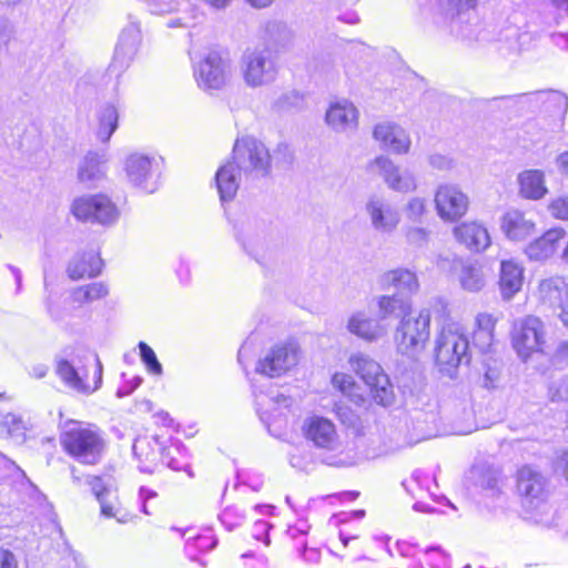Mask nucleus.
<instances>
[{
  "instance_id": "1",
  "label": "nucleus",
  "mask_w": 568,
  "mask_h": 568,
  "mask_svg": "<svg viewBox=\"0 0 568 568\" xmlns=\"http://www.w3.org/2000/svg\"><path fill=\"white\" fill-rule=\"evenodd\" d=\"M59 443L69 458L83 466L99 465L108 448L102 430L94 424L79 419L64 422Z\"/></svg>"
},
{
  "instance_id": "2",
  "label": "nucleus",
  "mask_w": 568,
  "mask_h": 568,
  "mask_svg": "<svg viewBox=\"0 0 568 568\" xmlns=\"http://www.w3.org/2000/svg\"><path fill=\"white\" fill-rule=\"evenodd\" d=\"M439 304L440 326L435 339L434 363L439 372L453 375L469 359V339L463 327L454 321L448 303Z\"/></svg>"
},
{
  "instance_id": "3",
  "label": "nucleus",
  "mask_w": 568,
  "mask_h": 568,
  "mask_svg": "<svg viewBox=\"0 0 568 568\" xmlns=\"http://www.w3.org/2000/svg\"><path fill=\"white\" fill-rule=\"evenodd\" d=\"M240 172L254 178L267 176L275 165L292 162L293 153L286 143H280L273 153L253 135H242L234 141L230 156Z\"/></svg>"
},
{
  "instance_id": "4",
  "label": "nucleus",
  "mask_w": 568,
  "mask_h": 568,
  "mask_svg": "<svg viewBox=\"0 0 568 568\" xmlns=\"http://www.w3.org/2000/svg\"><path fill=\"white\" fill-rule=\"evenodd\" d=\"M133 455L139 462L140 469L143 471L152 473L160 464H165L173 470H183L190 477L194 476L189 465L178 460V456L183 457L185 455L183 445L171 437H169L168 442L164 434L136 438L133 444Z\"/></svg>"
},
{
  "instance_id": "5",
  "label": "nucleus",
  "mask_w": 568,
  "mask_h": 568,
  "mask_svg": "<svg viewBox=\"0 0 568 568\" xmlns=\"http://www.w3.org/2000/svg\"><path fill=\"white\" fill-rule=\"evenodd\" d=\"M304 438L323 452L322 462L331 467H347L353 464V457L339 442L337 427L327 417L313 415L307 417L302 426Z\"/></svg>"
},
{
  "instance_id": "6",
  "label": "nucleus",
  "mask_w": 568,
  "mask_h": 568,
  "mask_svg": "<svg viewBox=\"0 0 568 568\" xmlns=\"http://www.w3.org/2000/svg\"><path fill=\"white\" fill-rule=\"evenodd\" d=\"M348 363L367 387L372 403L387 407L395 402L394 386L379 363L364 354L352 355Z\"/></svg>"
},
{
  "instance_id": "7",
  "label": "nucleus",
  "mask_w": 568,
  "mask_h": 568,
  "mask_svg": "<svg viewBox=\"0 0 568 568\" xmlns=\"http://www.w3.org/2000/svg\"><path fill=\"white\" fill-rule=\"evenodd\" d=\"M432 316L428 310L402 315L395 329L394 342L398 353L415 356L424 351L429 342Z\"/></svg>"
},
{
  "instance_id": "8",
  "label": "nucleus",
  "mask_w": 568,
  "mask_h": 568,
  "mask_svg": "<svg viewBox=\"0 0 568 568\" xmlns=\"http://www.w3.org/2000/svg\"><path fill=\"white\" fill-rule=\"evenodd\" d=\"M509 337L511 347L523 361L545 353L547 347V328L544 321L537 315L528 314L514 321Z\"/></svg>"
},
{
  "instance_id": "9",
  "label": "nucleus",
  "mask_w": 568,
  "mask_h": 568,
  "mask_svg": "<svg viewBox=\"0 0 568 568\" xmlns=\"http://www.w3.org/2000/svg\"><path fill=\"white\" fill-rule=\"evenodd\" d=\"M71 212L78 221L104 226L116 223L121 215L119 205L106 193L87 194L74 199Z\"/></svg>"
},
{
  "instance_id": "10",
  "label": "nucleus",
  "mask_w": 568,
  "mask_h": 568,
  "mask_svg": "<svg viewBox=\"0 0 568 568\" xmlns=\"http://www.w3.org/2000/svg\"><path fill=\"white\" fill-rule=\"evenodd\" d=\"M226 60L224 50L212 49L197 61L193 68V77L201 90L212 93L225 88Z\"/></svg>"
},
{
  "instance_id": "11",
  "label": "nucleus",
  "mask_w": 568,
  "mask_h": 568,
  "mask_svg": "<svg viewBox=\"0 0 568 568\" xmlns=\"http://www.w3.org/2000/svg\"><path fill=\"white\" fill-rule=\"evenodd\" d=\"M300 348L293 343H278L257 361L255 371L268 378H278L300 363Z\"/></svg>"
},
{
  "instance_id": "12",
  "label": "nucleus",
  "mask_w": 568,
  "mask_h": 568,
  "mask_svg": "<svg viewBox=\"0 0 568 568\" xmlns=\"http://www.w3.org/2000/svg\"><path fill=\"white\" fill-rule=\"evenodd\" d=\"M58 376L71 388L81 394H92L102 385L103 366L99 359L90 365H83L79 371L62 359L57 366Z\"/></svg>"
},
{
  "instance_id": "13",
  "label": "nucleus",
  "mask_w": 568,
  "mask_h": 568,
  "mask_svg": "<svg viewBox=\"0 0 568 568\" xmlns=\"http://www.w3.org/2000/svg\"><path fill=\"white\" fill-rule=\"evenodd\" d=\"M277 68L267 50L246 51L242 59V75L248 87L256 88L275 79Z\"/></svg>"
},
{
  "instance_id": "14",
  "label": "nucleus",
  "mask_w": 568,
  "mask_h": 568,
  "mask_svg": "<svg viewBox=\"0 0 568 568\" xmlns=\"http://www.w3.org/2000/svg\"><path fill=\"white\" fill-rule=\"evenodd\" d=\"M434 201L438 216L446 222L460 220L469 209L468 196L454 185H440Z\"/></svg>"
},
{
  "instance_id": "15",
  "label": "nucleus",
  "mask_w": 568,
  "mask_h": 568,
  "mask_svg": "<svg viewBox=\"0 0 568 568\" xmlns=\"http://www.w3.org/2000/svg\"><path fill=\"white\" fill-rule=\"evenodd\" d=\"M89 485L91 486V490L95 498L100 503L101 514L103 517L114 518L119 523H126L133 517L132 510L119 498L116 491L111 490L106 485H104L102 476H91Z\"/></svg>"
},
{
  "instance_id": "16",
  "label": "nucleus",
  "mask_w": 568,
  "mask_h": 568,
  "mask_svg": "<svg viewBox=\"0 0 568 568\" xmlns=\"http://www.w3.org/2000/svg\"><path fill=\"white\" fill-rule=\"evenodd\" d=\"M453 234L459 244L474 253L484 252L491 244L486 225L478 221H466L457 224Z\"/></svg>"
},
{
  "instance_id": "17",
  "label": "nucleus",
  "mask_w": 568,
  "mask_h": 568,
  "mask_svg": "<svg viewBox=\"0 0 568 568\" xmlns=\"http://www.w3.org/2000/svg\"><path fill=\"white\" fill-rule=\"evenodd\" d=\"M104 263L97 251H83L73 256L67 265V275L73 282L90 280L102 273Z\"/></svg>"
},
{
  "instance_id": "18",
  "label": "nucleus",
  "mask_w": 568,
  "mask_h": 568,
  "mask_svg": "<svg viewBox=\"0 0 568 568\" xmlns=\"http://www.w3.org/2000/svg\"><path fill=\"white\" fill-rule=\"evenodd\" d=\"M566 231L561 226L545 231L539 237L532 240L524 250L530 261H545L551 257L566 237Z\"/></svg>"
},
{
  "instance_id": "19",
  "label": "nucleus",
  "mask_w": 568,
  "mask_h": 568,
  "mask_svg": "<svg viewBox=\"0 0 568 568\" xmlns=\"http://www.w3.org/2000/svg\"><path fill=\"white\" fill-rule=\"evenodd\" d=\"M367 169L379 173L385 183L395 191L406 192L415 189L414 178L407 173H402L399 168L387 156H376L367 164Z\"/></svg>"
},
{
  "instance_id": "20",
  "label": "nucleus",
  "mask_w": 568,
  "mask_h": 568,
  "mask_svg": "<svg viewBox=\"0 0 568 568\" xmlns=\"http://www.w3.org/2000/svg\"><path fill=\"white\" fill-rule=\"evenodd\" d=\"M500 229L505 236L513 242H523L536 232V223L526 217L519 210H510L503 214Z\"/></svg>"
},
{
  "instance_id": "21",
  "label": "nucleus",
  "mask_w": 568,
  "mask_h": 568,
  "mask_svg": "<svg viewBox=\"0 0 568 568\" xmlns=\"http://www.w3.org/2000/svg\"><path fill=\"white\" fill-rule=\"evenodd\" d=\"M373 138L383 146L397 154H405L410 149V139L403 129L394 123L383 122L373 128Z\"/></svg>"
},
{
  "instance_id": "22",
  "label": "nucleus",
  "mask_w": 568,
  "mask_h": 568,
  "mask_svg": "<svg viewBox=\"0 0 568 568\" xmlns=\"http://www.w3.org/2000/svg\"><path fill=\"white\" fill-rule=\"evenodd\" d=\"M538 292L542 298L558 297V317L562 325L568 329V284L562 276H552L541 280L538 285Z\"/></svg>"
},
{
  "instance_id": "23",
  "label": "nucleus",
  "mask_w": 568,
  "mask_h": 568,
  "mask_svg": "<svg viewBox=\"0 0 568 568\" xmlns=\"http://www.w3.org/2000/svg\"><path fill=\"white\" fill-rule=\"evenodd\" d=\"M546 481L542 475L529 465H524L516 473V489L520 497L532 501L545 493Z\"/></svg>"
},
{
  "instance_id": "24",
  "label": "nucleus",
  "mask_w": 568,
  "mask_h": 568,
  "mask_svg": "<svg viewBox=\"0 0 568 568\" xmlns=\"http://www.w3.org/2000/svg\"><path fill=\"white\" fill-rule=\"evenodd\" d=\"M498 321V316L488 312L476 314L470 336L473 344L480 351H488L495 343Z\"/></svg>"
},
{
  "instance_id": "25",
  "label": "nucleus",
  "mask_w": 568,
  "mask_h": 568,
  "mask_svg": "<svg viewBox=\"0 0 568 568\" xmlns=\"http://www.w3.org/2000/svg\"><path fill=\"white\" fill-rule=\"evenodd\" d=\"M381 283L384 290L393 288L407 294H415L420 287L416 272L407 267H395L384 272Z\"/></svg>"
},
{
  "instance_id": "26",
  "label": "nucleus",
  "mask_w": 568,
  "mask_h": 568,
  "mask_svg": "<svg viewBox=\"0 0 568 568\" xmlns=\"http://www.w3.org/2000/svg\"><path fill=\"white\" fill-rule=\"evenodd\" d=\"M524 267L514 260L500 263L498 285L504 300L513 298L523 287Z\"/></svg>"
},
{
  "instance_id": "27",
  "label": "nucleus",
  "mask_w": 568,
  "mask_h": 568,
  "mask_svg": "<svg viewBox=\"0 0 568 568\" xmlns=\"http://www.w3.org/2000/svg\"><path fill=\"white\" fill-rule=\"evenodd\" d=\"M325 120L336 130H344L357 125L358 111L351 102H336L329 105Z\"/></svg>"
},
{
  "instance_id": "28",
  "label": "nucleus",
  "mask_w": 568,
  "mask_h": 568,
  "mask_svg": "<svg viewBox=\"0 0 568 568\" xmlns=\"http://www.w3.org/2000/svg\"><path fill=\"white\" fill-rule=\"evenodd\" d=\"M236 173H241L230 158L215 173V183L222 201L234 199L239 190Z\"/></svg>"
},
{
  "instance_id": "29",
  "label": "nucleus",
  "mask_w": 568,
  "mask_h": 568,
  "mask_svg": "<svg viewBox=\"0 0 568 568\" xmlns=\"http://www.w3.org/2000/svg\"><path fill=\"white\" fill-rule=\"evenodd\" d=\"M331 384L335 390L355 405L361 406L366 403L367 398L365 394L362 392L359 384L349 373H334L331 377Z\"/></svg>"
},
{
  "instance_id": "30",
  "label": "nucleus",
  "mask_w": 568,
  "mask_h": 568,
  "mask_svg": "<svg viewBox=\"0 0 568 568\" xmlns=\"http://www.w3.org/2000/svg\"><path fill=\"white\" fill-rule=\"evenodd\" d=\"M519 192L525 199L539 200L547 193L544 173L526 170L518 175Z\"/></svg>"
},
{
  "instance_id": "31",
  "label": "nucleus",
  "mask_w": 568,
  "mask_h": 568,
  "mask_svg": "<svg viewBox=\"0 0 568 568\" xmlns=\"http://www.w3.org/2000/svg\"><path fill=\"white\" fill-rule=\"evenodd\" d=\"M367 211L372 223L376 229L390 231L395 229L399 222L398 213L379 201H369L367 204Z\"/></svg>"
},
{
  "instance_id": "32",
  "label": "nucleus",
  "mask_w": 568,
  "mask_h": 568,
  "mask_svg": "<svg viewBox=\"0 0 568 568\" xmlns=\"http://www.w3.org/2000/svg\"><path fill=\"white\" fill-rule=\"evenodd\" d=\"M108 294L109 288L104 283L93 282L75 287L70 294V302L74 308H79L85 304L100 301L106 297Z\"/></svg>"
},
{
  "instance_id": "33",
  "label": "nucleus",
  "mask_w": 568,
  "mask_h": 568,
  "mask_svg": "<svg viewBox=\"0 0 568 568\" xmlns=\"http://www.w3.org/2000/svg\"><path fill=\"white\" fill-rule=\"evenodd\" d=\"M378 313L382 318L395 315L398 311L402 315L412 311L410 303L399 298L396 295H382L377 300Z\"/></svg>"
},
{
  "instance_id": "34",
  "label": "nucleus",
  "mask_w": 568,
  "mask_h": 568,
  "mask_svg": "<svg viewBox=\"0 0 568 568\" xmlns=\"http://www.w3.org/2000/svg\"><path fill=\"white\" fill-rule=\"evenodd\" d=\"M126 171L136 183H141L152 173V161L145 155L133 154L128 159Z\"/></svg>"
},
{
  "instance_id": "35",
  "label": "nucleus",
  "mask_w": 568,
  "mask_h": 568,
  "mask_svg": "<svg viewBox=\"0 0 568 568\" xmlns=\"http://www.w3.org/2000/svg\"><path fill=\"white\" fill-rule=\"evenodd\" d=\"M459 283L467 292H478L485 285V278L478 265L468 264L463 266L459 274Z\"/></svg>"
},
{
  "instance_id": "36",
  "label": "nucleus",
  "mask_w": 568,
  "mask_h": 568,
  "mask_svg": "<svg viewBox=\"0 0 568 568\" xmlns=\"http://www.w3.org/2000/svg\"><path fill=\"white\" fill-rule=\"evenodd\" d=\"M347 327L353 334L369 342L379 336V332L374 322L371 318L363 317L361 315L352 316L348 321Z\"/></svg>"
},
{
  "instance_id": "37",
  "label": "nucleus",
  "mask_w": 568,
  "mask_h": 568,
  "mask_svg": "<svg viewBox=\"0 0 568 568\" xmlns=\"http://www.w3.org/2000/svg\"><path fill=\"white\" fill-rule=\"evenodd\" d=\"M118 126V111L112 105L103 108L99 114L98 134L102 141H108Z\"/></svg>"
},
{
  "instance_id": "38",
  "label": "nucleus",
  "mask_w": 568,
  "mask_h": 568,
  "mask_svg": "<svg viewBox=\"0 0 568 568\" xmlns=\"http://www.w3.org/2000/svg\"><path fill=\"white\" fill-rule=\"evenodd\" d=\"M101 160L98 155H88L84 158L82 165L79 169L78 178L83 184L98 180L103 176L101 170Z\"/></svg>"
},
{
  "instance_id": "39",
  "label": "nucleus",
  "mask_w": 568,
  "mask_h": 568,
  "mask_svg": "<svg viewBox=\"0 0 568 568\" xmlns=\"http://www.w3.org/2000/svg\"><path fill=\"white\" fill-rule=\"evenodd\" d=\"M153 424L156 427L155 434H164L165 439L169 442V437H172L173 433L179 432V425L166 412H159L153 416Z\"/></svg>"
},
{
  "instance_id": "40",
  "label": "nucleus",
  "mask_w": 568,
  "mask_h": 568,
  "mask_svg": "<svg viewBox=\"0 0 568 568\" xmlns=\"http://www.w3.org/2000/svg\"><path fill=\"white\" fill-rule=\"evenodd\" d=\"M140 356L146 369L154 375L162 374V365L158 361L154 351L145 342L139 343Z\"/></svg>"
},
{
  "instance_id": "41",
  "label": "nucleus",
  "mask_w": 568,
  "mask_h": 568,
  "mask_svg": "<svg viewBox=\"0 0 568 568\" xmlns=\"http://www.w3.org/2000/svg\"><path fill=\"white\" fill-rule=\"evenodd\" d=\"M549 210L554 217L558 220H568V195L560 196L551 201Z\"/></svg>"
},
{
  "instance_id": "42",
  "label": "nucleus",
  "mask_w": 568,
  "mask_h": 568,
  "mask_svg": "<svg viewBox=\"0 0 568 568\" xmlns=\"http://www.w3.org/2000/svg\"><path fill=\"white\" fill-rule=\"evenodd\" d=\"M0 568H18L14 555L8 549H0Z\"/></svg>"
},
{
  "instance_id": "43",
  "label": "nucleus",
  "mask_w": 568,
  "mask_h": 568,
  "mask_svg": "<svg viewBox=\"0 0 568 568\" xmlns=\"http://www.w3.org/2000/svg\"><path fill=\"white\" fill-rule=\"evenodd\" d=\"M450 4L457 14L467 11L469 9H475L477 1L476 0H450Z\"/></svg>"
},
{
  "instance_id": "44",
  "label": "nucleus",
  "mask_w": 568,
  "mask_h": 568,
  "mask_svg": "<svg viewBox=\"0 0 568 568\" xmlns=\"http://www.w3.org/2000/svg\"><path fill=\"white\" fill-rule=\"evenodd\" d=\"M559 466L561 475L568 481V450L562 452L559 456Z\"/></svg>"
},
{
  "instance_id": "45",
  "label": "nucleus",
  "mask_w": 568,
  "mask_h": 568,
  "mask_svg": "<svg viewBox=\"0 0 568 568\" xmlns=\"http://www.w3.org/2000/svg\"><path fill=\"white\" fill-rule=\"evenodd\" d=\"M558 164L560 170L568 176V151L559 155Z\"/></svg>"
},
{
  "instance_id": "46",
  "label": "nucleus",
  "mask_w": 568,
  "mask_h": 568,
  "mask_svg": "<svg viewBox=\"0 0 568 568\" xmlns=\"http://www.w3.org/2000/svg\"><path fill=\"white\" fill-rule=\"evenodd\" d=\"M252 7L263 9L270 7L275 0H246Z\"/></svg>"
},
{
  "instance_id": "47",
  "label": "nucleus",
  "mask_w": 568,
  "mask_h": 568,
  "mask_svg": "<svg viewBox=\"0 0 568 568\" xmlns=\"http://www.w3.org/2000/svg\"><path fill=\"white\" fill-rule=\"evenodd\" d=\"M204 1L215 8H224L231 0H204Z\"/></svg>"
},
{
  "instance_id": "48",
  "label": "nucleus",
  "mask_w": 568,
  "mask_h": 568,
  "mask_svg": "<svg viewBox=\"0 0 568 568\" xmlns=\"http://www.w3.org/2000/svg\"><path fill=\"white\" fill-rule=\"evenodd\" d=\"M47 372L48 369L47 368H40V369H34L32 375L36 377V378H42L47 375Z\"/></svg>"
},
{
  "instance_id": "49",
  "label": "nucleus",
  "mask_w": 568,
  "mask_h": 568,
  "mask_svg": "<svg viewBox=\"0 0 568 568\" xmlns=\"http://www.w3.org/2000/svg\"><path fill=\"white\" fill-rule=\"evenodd\" d=\"M558 353L561 355V356H568V343H564L559 346L558 348Z\"/></svg>"
},
{
  "instance_id": "50",
  "label": "nucleus",
  "mask_w": 568,
  "mask_h": 568,
  "mask_svg": "<svg viewBox=\"0 0 568 568\" xmlns=\"http://www.w3.org/2000/svg\"><path fill=\"white\" fill-rule=\"evenodd\" d=\"M561 256L566 262H568V241L565 248L562 250Z\"/></svg>"
},
{
  "instance_id": "51",
  "label": "nucleus",
  "mask_w": 568,
  "mask_h": 568,
  "mask_svg": "<svg viewBox=\"0 0 568 568\" xmlns=\"http://www.w3.org/2000/svg\"><path fill=\"white\" fill-rule=\"evenodd\" d=\"M549 1L557 6L562 4V3H568V0H549Z\"/></svg>"
},
{
  "instance_id": "52",
  "label": "nucleus",
  "mask_w": 568,
  "mask_h": 568,
  "mask_svg": "<svg viewBox=\"0 0 568 568\" xmlns=\"http://www.w3.org/2000/svg\"><path fill=\"white\" fill-rule=\"evenodd\" d=\"M2 1L8 3V4H11V3L18 2L19 0H2Z\"/></svg>"
},
{
  "instance_id": "53",
  "label": "nucleus",
  "mask_w": 568,
  "mask_h": 568,
  "mask_svg": "<svg viewBox=\"0 0 568 568\" xmlns=\"http://www.w3.org/2000/svg\"><path fill=\"white\" fill-rule=\"evenodd\" d=\"M341 539H342V541H343V544H344V545H346V544H347V541H348V538H344V537H342V536H341ZM349 539H353V537H349Z\"/></svg>"
}]
</instances>
